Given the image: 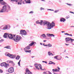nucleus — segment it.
Returning a JSON list of instances; mask_svg holds the SVG:
<instances>
[{"label":"nucleus","instance_id":"nucleus-1","mask_svg":"<svg viewBox=\"0 0 74 74\" xmlns=\"http://www.w3.org/2000/svg\"><path fill=\"white\" fill-rule=\"evenodd\" d=\"M3 37L4 38H7V37H8L9 39L14 40L15 42H18L21 39V37L19 36L18 37L17 36H15V35L8 34L7 33L4 34L3 35Z\"/></svg>","mask_w":74,"mask_h":74},{"label":"nucleus","instance_id":"nucleus-2","mask_svg":"<svg viewBox=\"0 0 74 74\" xmlns=\"http://www.w3.org/2000/svg\"><path fill=\"white\" fill-rule=\"evenodd\" d=\"M11 10V8L10 5H4L3 7V9L1 10L0 12H8V11Z\"/></svg>","mask_w":74,"mask_h":74},{"label":"nucleus","instance_id":"nucleus-3","mask_svg":"<svg viewBox=\"0 0 74 74\" xmlns=\"http://www.w3.org/2000/svg\"><path fill=\"white\" fill-rule=\"evenodd\" d=\"M43 24L44 26H47L48 29H51V28H49V25H50V23L49 22L45 20H43L42 24Z\"/></svg>","mask_w":74,"mask_h":74},{"label":"nucleus","instance_id":"nucleus-4","mask_svg":"<svg viewBox=\"0 0 74 74\" xmlns=\"http://www.w3.org/2000/svg\"><path fill=\"white\" fill-rule=\"evenodd\" d=\"M38 66L39 68L38 67ZM35 66L36 69H37L38 70H40V69L42 71L44 70V69H42V66L40 64H39L38 65L37 64H35Z\"/></svg>","mask_w":74,"mask_h":74},{"label":"nucleus","instance_id":"nucleus-5","mask_svg":"<svg viewBox=\"0 0 74 74\" xmlns=\"http://www.w3.org/2000/svg\"><path fill=\"white\" fill-rule=\"evenodd\" d=\"M1 65L2 67V66H4V67H5L6 69H7V68H8V67L10 66L9 64H6V63L5 62L1 63Z\"/></svg>","mask_w":74,"mask_h":74},{"label":"nucleus","instance_id":"nucleus-6","mask_svg":"<svg viewBox=\"0 0 74 74\" xmlns=\"http://www.w3.org/2000/svg\"><path fill=\"white\" fill-rule=\"evenodd\" d=\"M7 56H9V57H10V58H11V59H15V57H16V55H13V54H10V53H8L7 54Z\"/></svg>","mask_w":74,"mask_h":74},{"label":"nucleus","instance_id":"nucleus-7","mask_svg":"<svg viewBox=\"0 0 74 74\" xmlns=\"http://www.w3.org/2000/svg\"><path fill=\"white\" fill-rule=\"evenodd\" d=\"M14 72V68L12 67H11L9 68L8 70V72L9 73H11L12 74V73Z\"/></svg>","mask_w":74,"mask_h":74},{"label":"nucleus","instance_id":"nucleus-8","mask_svg":"<svg viewBox=\"0 0 74 74\" xmlns=\"http://www.w3.org/2000/svg\"><path fill=\"white\" fill-rule=\"evenodd\" d=\"M20 34H23V35H24V36H25L27 34V32H26L25 30H21L20 31Z\"/></svg>","mask_w":74,"mask_h":74},{"label":"nucleus","instance_id":"nucleus-9","mask_svg":"<svg viewBox=\"0 0 74 74\" xmlns=\"http://www.w3.org/2000/svg\"><path fill=\"white\" fill-rule=\"evenodd\" d=\"M59 55L56 56L54 57V58L56 60H62V56H60V58H59Z\"/></svg>","mask_w":74,"mask_h":74},{"label":"nucleus","instance_id":"nucleus-10","mask_svg":"<svg viewBox=\"0 0 74 74\" xmlns=\"http://www.w3.org/2000/svg\"><path fill=\"white\" fill-rule=\"evenodd\" d=\"M25 74H32V73L29 71L27 68L25 69Z\"/></svg>","mask_w":74,"mask_h":74},{"label":"nucleus","instance_id":"nucleus-11","mask_svg":"<svg viewBox=\"0 0 74 74\" xmlns=\"http://www.w3.org/2000/svg\"><path fill=\"white\" fill-rule=\"evenodd\" d=\"M55 25V23L53 22L52 23H51L49 25V28H51V27H53Z\"/></svg>","mask_w":74,"mask_h":74},{"label":"nucleus","instance_id":"nucleus-12","mask_svg":"<svg viewBox=\"0 0 74 74\" xmlns=\"http://www.w3.org/2000/svg\"><path fill=\"white\" fill-rule=\"evenodd\" d=\"M40 22H39V21L38 20L36 22V23L37 24H40V25H42V22H43V20H40Z\"/></svg>","mask_w":74,"mask_h":74},{"label":"nucleus","instance_id":"nucleus-13","mask_svg":"<svg viewBox=\"0 0 74 74\" xmlns=\"http://www.w3.org/2000/svg\"><path fill=\"white\" fill-rule=\"evenodd\" d=\"M3 28L2 29V30H7L8 29V26L7 25H3Z\"/></svg>","mask_w":74,"mask_h":74},{"label":"nucleus","instance_id":"nucleus-14","mask_svg":"<svg viewBox=\"0 0 74 74\" xmlns=\"http://www.w3.org/2000/svg\"><path fill=\"white\" fill-rule=\"evenodd\" d=\"M30 46H28L27 47H25L24 49L25 51H26V50H29L30 49Z\"/></svg>","mask_w":74,"mask_h":74},{"label":"nucleus","instance_id":"nucleus-15","mask_svg":"<svg viewBox=\"0 0 74 74\" xmlns=\"http://www.w3.org/2000/svg\"><path fill=\"white\" fill-rule=\"evenodd\" d=\"M64 21H66V19L63 18H62L60 19V22H64Z\"/></svg>","mask_w":74,"mask_h":74},{"label":"nucleus","instance_id":"nucleus-16","mask_svg":"<svg viewBox=\"0 0 74 74\" xmlns=\"http://www.w3.org/2000/svg\"><path fill=\"white\" fill-rule=\"evenodd\" d=\"M54 64L55 65V63L51 61H50L49 63H48V64Z\"/></svg>","mask_w":74,"mask_h":74},{"label":"nucleus","instance_id":"nucleus-17","mask_svg":"<svg viewBox=\"0 0 74 74\" xmlns=\"http://www.w3.org/2000/svg\"><path fill=\"white\" fill-rule=\"evenodd\" d=\"M70 39H68L67 38H65V41L67 43L68 42L70 41Z\"/></svg>","mask_w":74,"mask_h":74},{"label":"nucleus","instance_id":"nucleus-18","mask_svg":"<svg viewBox=\"0 0 74 74\" xmlns=\"http://www.w3.org/2000/svg\"><path fill=\"white\" fill-rule=\"evenodd\" d=\"M25 1H26V3H28V4H30L31 2L30 1V0H25Z\"/></svg>","mask_w":74,"mask_h":74},{"label":"nucleus","instance_id":"nucleus-19","mask_svg":"<svg viewBox=\"0 0 74 74\" xmlns=\"http://www.w3.org/2000/svg\"><path fill=\"white\" fill-rule=\"evenodd\" d=\"M33 44H34V42L32 41L31 42V43L29 45V46H33Z\"/></svg>","mask_w":74,"mask_h":74},{"label":"nucleus","instance_id":"nucleus-20","mask_svg":"<svg viewBox=\"0 0 74 74\" xmlns=\"http://www.w3.org/2000/svg\"><path fill=\"white\" fill-rule=\"evenodd\" d=\"M2 5H5V4H7V3L3 1L2 2H1L0 3Z\"/></svg>","mask_w":74,"mask_h":74},{"label":"nucleus","instance_id":"nucleus-21","mask_svg":"<svg viewBox=\"0 0 74 74\" xmlns=\"http://www.w3.org/2000/svg\"><path fill=\"white\" fill-rule=\"evenodd\" d=\"M4 48H6L7 49H11V47H10V46H8L6 47H4Z\"/></svg>","mask_w":74,"mask_h":74},{"label":"nucleus","instance_id":"nucleus-22","mask_svg":"<svg viewBox=\"0 0 74 74\" xmlns=\"http://www.w3.org/2000/svg\"><path fill=\"white\" fill-rule=\"evenodd\" d=\"M20 58H21L20 56H17L16 58V60H19V59H20Z\"/></svg>","mask_w":74,"mask_h":74},{"label":"nucleus","instance_id":"nucleus-23","mask_svg":"<svg viewBox=\"0 0 74 74\" xmlns=\"http://www.w3.org/2000/svg\"><path fill=\"white\" fill-rule=\"evenodd\" d=\"M41 37H42L43 38H46V35L45 34H43L41 35Z\"/></svg>","mask_w":74,"mask_h":74},{"label":"nucleus","instance_id":"nucleus-24","mask_svg":"<svg viewBox=\"0 0 74 74\" xmlns=\"http://www.w3.org/2000/svg\"><path fill=\"white\" fill-rule=\"evenodd\" d=\"M46 47H52V45L51 44H47V46Z\"/></svg>","mask_w":74,"mask_h":74},{"label":"nucleus","instance_id":"nucleus-25","mask_svg":"<svg viewBox=\"0 0 74 74\" xmlns=\"http://www.w3.org/2000/svg\"><path fill=\"white\" fill-rule=\"evenodd\" d=\"M18 0H11L10 1H15L16 3H18Z\"/></svg>","mask_w":74,"mask_h":74},{"label":"nucleus","instance_id":"nucleus-26","mask_svg":"<svg viewBox=\"0 0 74 74\" xmlns=\"http://www.w3.org/2000/svg\"><path fill=\"white\" fill-rule=\"evenodd\" d=\"M52 53H51V52L49 51L48 52V54L49 56H51V55H52Z\"/></svg>","mask_w":74,"mask_h":74},{"label":"nucleus","instance_id":"nucleus-27","mask_svg":"<svg viewBox=\"0 0 74 74\" xmlns=\"http://www.w3.org/2000/svg\"><path fill=\"white\" fill-rule=\"evenodd\" d=\"M9 63H11V64H14V63L13 62V61H9Z\"/></svg>","mask_w":74,"mask_h":74},{"label":"nucleus","instance_id":"nucleus-28","mask_svg":"<svg viewBox=\"0 0 74 74\" xmlns=\"http://www.w3.org/2000/svg\"><path fill=\"white\" fill-rule=\"evenodd\" d=\"M66 4H67V5H69V6H71V5H73L71 4H69V3H65Z\"/></svg>","mask_w":74,"mask_h":74},{"label":"nucleus","instance_id":"nucleus-29","mask_svg":"<svg viewBox=\"0 0 74 74\" xmlns=\"http://www.w3.org/2000/svg\"><path fill=\"white\" fill-rule=\"evenodd\" d=\"M46 35L47 36H48V37H50V36H51V34H47Z\"/></svg>","mask_w":74,"mask_h":74},{"label":"nucleus","instance_id":"nucleus-30","mask_svg":"<svg viewBox=\"0 0 74 74\" xmlns=\"http://www.w3.org/2000/svg\"><path fill=\"white\" fill-rule=\"evenodd\" d=\"M21 60H20L19 61V62H18V64L19 66H21V64H20V62H21Z\"/></svg>","mask_w":74,"mask_h":74},{"label":"nucleus","instance_id":"nucleus-31","mask_svg":"<svg viewBox=\"0 0 74 74\" xmlns=\"http://www.w3.org/2000/svg\"><path fill=\"white\" fill-rule=\"evenodd\" d=\"M25 52H28L29 53H30V52H31V50H26L25 51Z\"/></svg>","mask_w":74,"mask_h":74},{"label":"nucleus","instance_id":"nucleus-32","mask_svg":"<svg viewBox=\"0 0 74 74\" xmlns=\"http://www.w3.org/2000/svg\"><path fill=\"white\" fill-rule=\"evenodd\" d=\"M40 11H42V10H45V9L43 8H40Z\"/></svg>","mask_w":74,"mask_h":74},{"label":"nucleus","instance_id":"nucleus-33","mask_svg":"<svg viewBox=\"0 0 74 74\" xmlns=\"http://www.w3.org/2000/svg\"><path fill=\"white\" fill-rule=\"evenodd\" d=\"M25 0L24 1H23L22 2V3L23 4H26V1H25Z\"/></svg>","mask_w":74,"mask_h":74},{"label":"nucleus","instance_id":"nucleus-34","mask_svg":"<svg viewBox=\"0 0 74 74\" xmlns=\"http://www.w3.org/2000/svg\"><path fill=\"white\" fill-rule=\"evenodd\" d=\"M18 4H20L21 5H22V2L21 1H20L19 2H18Z\"/></svg>","mask_w":74,"mask_h":74},{"label":"nucleus","instance_id":"nucleus-35","mask_svg":"<svg viewBox=\"0 0 74 74\" xmlns=\"http://www.w3.org/2000/svg\"><path fill=\"white\" fill-rule=\"evenodd\" d=\"M60 71H59V70L56 69V72H59Z\"/></svg>","mask_w":74,"mask_h":74},{"label":"nucleus","instance_id":"nucleus-36","mask_svg":"<svg viewBox=\"0 0 74 74\" xmlns=\"http://www.w3.org/2000/svg\"><path fill=\"white\" fill-rule=\"evenodd\" d=\"M51 36L55 38V35H53V34H51Z\"/></svg>","mask_w":74,"mask_h":74},{"label":"nucleus","instance_id":"nucleus-37","mask_svg":"<svg viewBox=\"0 0 74 74\" xmlns=\"http://www.w3.org/2000/svg\"><path fill=\"white\" fill-rule=\"evenodd\" d=\"M29 14H33L34 12L33 11H31L30 12H29Z\"/></svg>","mask_w":74,"mask_h":74},{"label":"nucleus","instance_id":"nucleus-38","mask_svg":"<svg viewBox=\"0 0 74 74\" xmlns=\"http://www.w3.org/2000/svg\"><path fill=\"white\" fill-rule=\"evenodd\" d=\"M4 40L3 39H1V40H0V42H3Z\"/></svg>","mask_w":74,"mask_h":74},{"label":"nucleus","instance_id":"nucleus-39","mask_svg":"<svg viewBox=\"0 0 74 74\" xmlns=\"http://www.w3.org/2000/svg\"><path fill=\"white\" fill-rule=\"evenodd\" d=\"M47 73H49V74H52V73H51V72H49V71H47Z\"/></svg>","mask_w":74,"mask_h":74},{"label":"nucleus","instance_id":"nucleus-40","mask_svg":"<svg viewBox=\"0 0 74 74\" xmlns=\"http://www.w3.org/2000/svg\"><path fill=\"white\" fill-rule=\"evenodd\" d=\"M43 46H44V47H47V44L45 45V43H44L43 44Z\"/></svg>","mask_w":74,"mask_h":74},{"label":"nucleus","instance_id":"nucleus-41","mask_svg":"<svg viewBox=\"0 0 74 74\" xmlns=\"http://www.w3.org/2000/svg\"><path fill=\"white\" fill-rule=\"evenodd\" d=\"M58 12H59V10H56L54 12L56 13Z\"/></svg>","mask_w":74,"mask_h":74},{"label":"nucleus","instance_id":"nucleus-42","mask_svg":"<svg viewBox=\"0 0 74 74\" xmlns=\"http://www.w3.org/2000/svg\"><path fill=\"white\" fill-rule=\"evenodd\" d=\"M52 71H53V72H56V69H52Z\"/></svg>","mask_w":74,"mask_h":74},{"label":"nucleus","instance_id":"nucleus-43","mask_svg":"<svg viewBox=\"0 0 74 74\" xmlns=\"http://www.w3.org/2000/svg\"><path fill=\"white\" fill-rule=\"evenodd\" d=\"M3 72V70L1 69H0V73H2Z\"/></svg>","mask_w":74,"mask_h":74},{"label":"nucleus","instance_id":"nucleus-44","mask_svg":"<svg viewBox=\"0 0 74 74\" xmlns=\"http://www.w3.org/2000/svg\"><path fill=\"white\" fill-rule=\"evenodd\" d=\"M42 62H43V63H46V64H47V62L46 61H42Z\"/></svg>","mask_w":74,"mask_h":74},{"label":"nucleus","instance_id":"nucleus-45","mask_svg":"<svg viewBox=\"0 0 74 74\" xmlns=\"http://www.w3.org/2000/svg\"><path fill=\"white\" fill-rule=\"evenodd\" d=\"M65 34V35H67L68 36H69V34H68L67 33H66L65 34Z\"/></svg>","mask_w":74,"mask_h":74},{"label":"nucleus","instance_id":"nucleus-46","mask_svg":"<svg viewBox=\"0 0 74 74\" xmlns=\"http://www.w3.org/2000/svg\"><path fill=\"white\" fill-rule=\"evenodd\" d=\"M70 40H71V41H74V39H73L71 38H70Z\"/></svg>","mask_w":74,"mask_h":74},{"label":"nucleus","instance_id":"nucleus-47","mask_svg":"<svg viewBox=\"0 0 74 74\" xmlns=\"http://www.w3.org/2000/svg\"><path fill=\"white\" fill-rule=\"evenodd\" d=\"M48 10H49L50 11H54L53 10H51V9H47Z\"/></svg>","mask_w":74,"mask_h":74},{"label":"nucleus","instance_id":"nucleus-48","mask_svg":"<svg viewBox=\"0 0 74 74\" xmlns=\"http://www.w3.org/2000/svg\"><path fill=\"white\" fill-rule=\"evenodd\" d=\"M70 13H71L72 14H74V12H72L70 11Z\"/></svg>","mask_w":74,"mask_h":74},{"label":"nucleus","instance_id":"nucleus-49","mask_svg":"<svg viewBox=\"0 0 74 74\" xmlns=\"http://www.w3.org/2000/svg\"><path fill=\"white\" fill-rule=\"evenodd\" d=\"M43 73H44V74H47V73H46V72H43Z\"/></svg>","mask_w":74,"mask_h":74},{"label":"nucleus","instance_id":"nucleus-50","mask_svg":"<svg viewBox=\"0 0 74 74\" xmlns=\"http://www.w3.org/2000/svg\"><path fill=\"white\" fill-rule=\"evenodd\" d=\"M65 45H66V46H68V45H69V44H66V43H65Z\"/></svg>","mask_w":74,"mask_h":74},{"label":"nucleus","instance_id":"nucleus-51","mask_svg":"<svg viewBox=\"0 0 74 74\" xmlns=\"http://www.w3.org/2000/svg\"><path fill=\"white\" fill-rule=\"evenodd\" d=\"M68 36H73V35L71 34H69Z\"/></svg>","mask_w":74,"mask_h":74},{"label":"nucleus","instance_id":"nucleus-52","mask_svg":"<svg viewBox=\"0 0 74 74\" xmlns=\"http://www.w3.org/2000/svg\"><path fill=\"white\" fill-rule=\"evenodd\" d=\"M53 73L54 74H58V73H55L54 72H53Z\"/></svg>","mask_w":74,"mask_h":74},{"label":"nucleus","instance_id":"nucleus-53","mask_svg":"<svg viewBox=\"0 0 74 74\" xmlns=\"http://www.w3.org/2000/svg\"><path fill=\"white\" fill-rule=\"evenodd\" d=\"M47 41V40H43V42H45Z\"/></svg>","mask_w":74,"mask_h":74},{"label":"nucleus","instance_id":"nucleus-54","mask_svg":"<svg viewBox=\"0 0 74 74\" xmlns=\"http://www.w3.org/2000/svg\"><path fill=\"white\" fill-rule=\"evenodd\" d=\"M69 17H66V19H69Z\"/></svg>","mask_w":74,"mask_h":74},{"label":"nucleus","instance_id":"nucleus-55","mask_svg":"<svg viewBox=\"0 0 74 74\" xmlns=\"http://www.w3.org/2000/svg\"><path fill=\"white\" fill-rule=\"evenodd\" d=\"M58 70H60V68H59V67H58Z\"/></svg>","mask_w":74,"mask_h":74},{"label":"nucleus","instance_id":"nucleus-56","mask_svg":"<svg viewBox=\"0 0 74 74\" xmlns=\"http://www.w3.org/2000/svg\"><path fill=\"white\" fill-rule=\"evenodd\" d=\"M71 42H73V40H71Z\"/></svg>","mask_w":74,"mask_h":74},{"label":"nucleus","instance_id":"nucleus-57","mask_svg":"<svg viewBox=\"0 0 74 74\" xmlns=\"http://www.w3.org/2000/svg\"><path fill=\"white\" fill-rule=\"evenodd\" d=\"M3 1V0H0V2H1V1Z\"/></svg>","mask_w":74,"mask_h":74},{"label":"nucleus","instance_id":"nucleus-58","mask_svg":"<svg viewBox=\"0 0 74 74\" xmlns=\"http://www.w3.org/2000/svg\"><path fill=\"white\" fill-rule=\"evenodd\" d=\"M59 2H60V3H61V2H62V1L59 0Z\"/></svg>","mask_w":74,"mask_h":74},{"label":"nucleus","instance_id":"nucleus-59","mask_svg":"<svg viewBox=\"0 0 74 74\" xmlns=\"http://www.w3.org/2000/svg\"><path fill=\"white\" fill-rule=\"evenodd\" d=\"M41 1H45L44 0H41Z\"/></svg>","mask_w":74,"mask_h":74},{"label":"nucleus","instance_id":"nucleus-60","mask_svg":"<svg viewBox=\"0 0 74 74\" xmlns=\"http://www.w3.org/2000/svg\"><path fill=\"white\" fill-rule=\"evenodd\" d=\"M40 45H42V43H40Z\"/></svg>","mask_w":74,"mask_h":74},{"label":"nucleus","instance_id":"nucleus-61","mask_svg":"<svg viewBox=\"0 0 74 74\" xmlns=\"http://www.w3.org/2000/svg\"><path fill=\"white\" fill-rule=\"evenodd\" d=\"M66 38H67L68 39H70V37Z\"/></svg>","mask_w":74,"mask_h":74},{"label":"nucleus","instance_id":"nucleus-62","mask_svg":"<svg viewBox=\"0 0 74 74\" xmlns=\"http://www.w3.org/2000/svg\"><path fill=\"white\" fill-rule=\"evenodd\" d=\"M61 32H62V33H64V31H62Z\"/></svg>","mask_w":74,"mask_h":74},{"label":"nucleus","instance_id":"nucleus-63","mask_svg":"<svg viewBox=\"0 0 74 74\" xmlns=\"http://www.w3.org/2000/svg\"><path fill=\"white\" fill-rule=\"evenodd\" d=\"M65 58H69V57H68V56H66V57H65Z\"/></svg>","mask_w":74,"mask_h":74},{"label":"nucleus","instance_id":"nucleus-64","mask_svg":"<svg viewBox=\"0 0 74 74\" xmlns=\"http://www.w3.org/2000/svg\"><path fill=\"white\" fill-rule=\"evenodd\" d=\"M66 50H65L64 51V52H66Z\"/></svg>","mask_w":74,"mask_h":74}]
</instances>
